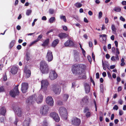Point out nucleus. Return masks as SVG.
<instances>
[{
    "mask_svg": "<svg viewBox=\"0 0 126 126\" xmlns=\"http://www.w3.org/2000/svg\"><path fill=\"white\" fill-rule=\"evenodd\" d=\"M85 67V65L83 64H75L72 66V71L73 74L79 76V79H86L87 78L86 74L83 73Z\"/></svg>",
    "mask_w": 126,
    "mask_h": 126,
    "instance_id": "f257e3e1",
    "label": "nucleus"
},
{
    "mask_svg": "<svg viewBox=\"0 0 126 126\" xmlns=\"http://www.w3.org/2000/svg\"><path fill=\"white\" fill-rule=\"evenodd\" d=\"M36 97V95L34 94L30 96L29 98H28L26 101V103L28 104L27 105L29 106L33 104L35 100H36V102L38 104L42 102L43 97L42 95H40L35 100Z\"/></svg>",
    "mask_w": 126,
    "mask_h": 126,
    "instance_id": "f03ea898",
    "label": "nucleus"
},
{
    "mask_svg": "<svg viewBox=\"0 0 126 126\" xmlns=\"http://www.w3.org/2000/svg\"><path fill=\"white\" fill-rule=\"evenodd\" d=\"M40 69L43 74L48 73L49 70V67L48 65L45 61H41L39 64Z\"/></svg>",
    "mask_w": 126,
    "mask_h": 126,
    "instance_id": "7ed1b4c3",
    "label": "nucleus"
},
{
    "mask_svg": "<svg viewBox=\"0 0 126 126\" xmlns=\"http://www.w3.org/2000/svg\"><path fill=\"white\" fill-rule=\"evenodd\" d=\"M49 107L47 105H44L40 108V112L41 114L43 116L47 115L49 110Z\"/></svg>",
    "mask_w": 126,
    "mask_h": 126,
    "instance_id": "20e7f679",
    "label": "nucleus"
},
{
    "mask_svg": "<svg viewBox=\"0 0 126 126\" xmlns=\"http://www.w3.org/2000/svg\"><path fill=\"white\" fill-rule=\"evenodd\" d=\"M52 90L56 94H59L61 92V87L58 84H55L52 86Z\"/></svg>",
    "mask_w": 126,
    "mask_h": 126,
    "instance_id": "39448f33",
    "label": "nucleus"
},
{
    "mask_svg": "<svg viewBox=\"0 0 126 126\" xmlns=\"http://www.w3.org/2000/svg\"><path fill=\"white\" fill-rule=\"evenodd\" d=\"M59 112L60 115L63 117H66L67 115L66 109L63 107H60L59 109Z\"/></svg>",
    "mask_w": 126,
    "mask_h": 126,
    "instance_id": "423d86ee",
    "label": "nucleus"
},
{
    "mask_svg": "<svg viewBox=\"0 0 126 126\" xmlns=\"http://www.w3.org/2000/svg\"><path fill=\"white\" fill-rule=\"evenodd\" d=\"M28 88V84L26 82H24L22 83L21 90L23 93H25L27 91Z\"/></svg>",
    "mask_w": 126,
    "mask_h": 126,
    "instance_id": "0eeeda50",
    "label": "nucleus"
},
{
    "mask_svg": "<svg viewBox=\"0 0 126 126\" xmlns=\"http://www.w3.org/2000/svg\"><path fill=\"white\" fill-rule=\"evenodd\" d=\"M10 95L12 97H15V96L18 95L19 94L18 90L14 88L13 89L11 90L9 93Z\"/></svg>",
    "mask_w": 126,
    "mask_h": 126,
    "instance_id": "6e6552de",
    "label": "nucleus"
},
{
    "mask_svg": "<svg viewBox=\"0 0 126 126\" xmlns=\"http://www.w3.org/2000/svg\"><path fill=\"white\" fill-rule=\"evenodd\" d=\"M58 77V75L54 70H51L49 74V78L51 80L56 79Z\"/></svg>",
    "mask_w": 126,
    "mask_h": 126,
    "instance_id": "1a4fd4ad",
    "label": "nucleus"
},
{
    "mask_svg": "<svg viewBox=\"0 0 126 126\" xmlns=\"http://www.w3.org/2000/svg\"><path fill=\"white\" fill-rule=\"evenodd\" d=\"M80 120L77 117H75L72 120V124L75 126H79L81 123Z\"/></svg>",
    "mask_w": 126,
    "mask_h": 126,
    "instance_id": "9d476101",
    "label": "nucleus"
},
{
    "mask_svg": "<svg viewBox=\"0 0 126 126\" xmlns=\"http://www.w3.org/2000/svg\"><path fill=\"white\" fill-rule=\"evenodd\" d=\"M50 116L53 118L55 121L59 122L60 121V118L58 114L55 112H51L50 114Z\"/></svg>",
    "mask_w": 126,
    "mask_h": 126,
    "instance_id": "9b49d317",
    "label": "nucleus"
},
{
    "mask_svg": "<svg viewBox=\"0 0 126 126\" xmlns=\"http://www.w3.org/2000/svg\"><path fill=\"white\" fill-rule=\"evenodd\" d=\"M46 57L48 62H50L53 60V56L52 52L50 50H48Z\"/></svg>",
    "mask_w": 126,
    "mask_h": 126,
    "instance_id": "f8f14e48",
    "label": "nucleus"
},
{
    "mask_svg": "<svg viewBox=\"0 0 126 126\" xmlns=\"http://www.w3.org/2000/svg\"><path fill=\"white\" fill-rule=\"evenodd\" d=\"M41 89H44L45 90L47 89V88L48 85V81L46 80H43L41 81Z\"/></svg>",
    "mask_w": 126,
    "mask_h": 126,
    "instance_id": "ddd939ff",
    "label": "nucleus"
},
{
    "mask_svg": "<svg viewBox=\"0 0 126 126\" xmlns=\"http://www.w3.org/2000/svg\"><path fill=\"white\" fill-rule=\"evenodd\" d=\"M46 102L47 104L51 106L53 105V99L51 96H48L46 98Z\"/></svg>",
    "mask_w": 126,
    "mask_h": 126,
    "instance_id": "4468645a",
    "label": "nucleus"
},
{
    "mask_svg": "<svg viewBox=\"0 0 126 126\" xmlns=\"http://www.w3.org/2000/svg\"><path fill=\"white\" fill-rule=\"evenodd\" d=\"M13 109L19 117L21 116L22 114V111L21 109L18 107H14Z\"/></svg>",
    "mask_w": 126,
    "mask_h": 126,
    "instance_id": "2eb2a0df",
    "label": "nucleus"
},
{
    "mask_svg": "<svg viewBox=\"0 0 126 126\" xmlns=\"http://www.w3.org/2000/svg\"><path fill=\"white\" fill-rule=\"evenodd\" d=\"M75 44L73 42L72 40H68L64 43V45L65 47H74Z\"/></svg>",
    "mask_w": 126,
    "mask_h": 126,
    "instance_id": "dca6fc26",
    "label": "nucleus"
},
{
    "mask_svg": "<svg viewBox=\"0 0 126 126\" xmlns=\"http://www.w3.org/2000/svg\"><path fill=\"white\" fill-rule=\"evenodd\" d=\"M31 119L28 117L26 116V118L23 123V126H29Z\"/></svg>",
    "mask_w": 126,
    "mask_h": 126,
    "instance_id": "f3484780",
    "label": "nucleus"
},
{
    "mask_svg": "<svg viewBox=\"0 0 126 126\" xmlns=\"http://www.w3.org/2000/svg\"><path fill=\"white\" fill-rule=\"evenodd\" d=\"M68 34L63 32L61 33L58 35V36L60 39L65 38L68 37Z\"/></svg>",
    "mask_w": 126,
    "mask_h": 126,
    "instance_id": "a211bd4d",
    "label": "nucleus"
},
{
    "mask_svg": "<svg viewBox=\"0 0 126 126\" xmlns=\"http://www.w3.org/2000/svg\"><path fill=\"white\" fill-rule=\"evenodd\" d=\"M84 105H88L89 102V98L87 96H85L82 100Z\"/></svg>",
    "mask_w": 126,
    "mask_h": 126,
    "instance_id": "6ab92c4d",
    "label": "nucleus"
},
{
    "mask_svg": "<svg viewBox=\"0 0 126 126\" xmlns=\"http://www.w3.org/2000/svg\"><path fill=\"white\" fill-rule=\"evenodd\" d=\"M85 90L86 94L88 93L90 91V88L89 85L86 83L84 84Z\"/></svg>",
    "mask_w": 126,
    "mask_h": 126,
    "instance_id": "aec40b11",
    "label": "nucleus"
},
{
    "mask_svg": "<svg viewBox=\"0 0 126 126\" xmlns=\"http://www.w3.org/2000/svg\"><path fill=\"white\" fill-rule=\"evenodd\" d=\"M17 67L14 66H13L11 68L10 72L12 74H15L17 73Z\"/></svg>",
    "mask_w": 126,
    "mask_h": 126,
    "instance_id": "412c9836",
    "label": "nucleus"
},
{
    "mask_svg": "<svg viewBox=\"0 0 126 126\" xmlns=\"http://www.w3.org/2000/svg\"><path fill=\"white\" fill-rule=\"evenodd\" d=\"M24 72L26 74L25 77L27 78H28L31 76V71L29 70H25Z\"/></svg>",
    "mask_w": 126,
    "mask_h": 126,
    "instance_id": "4be33fe9",
    "label": "nucleus"
},
{
    "mask_svg": "<svg viewBox=\"0 0 126 126\" xmlns=\"http://www.w3.org/2000/svg\"><path fill=\"white\" fill-rule=\"evenodd\" d=\"M6 112V108L4 107H2L0 109V114L4 116Z\"/></svg>",
    "mask_w": 126,
    "mask_h": 126,
    "instance_id": "5701e85b",
    "label": "nucleus"
},
{
    "mask_svg": "<svg viewBox=\"0 0 126 126\" xmlns=\"http://www.w3.org/2000/svg\"><path fill=\"white\" fill-rule=\"evenodd\" d=\"M59 43V40L58 39H55L53 41L52 44V47H54L56 46Z\"/></svg>",
    "mask_w": 126,
    "mask_h": 126,
    "instance_id": "b1692460",
    "label": "nucleus"
},
{
    "mask_svg": "<svg viewBox=\"0 0 126 126\" xmlns=\"http://www.w3.org/2000/svg\"><path fill=\"white\" fill-rule=\"evenodd\" d=\"M69 95L66 94H63V100L64 101H66L69 97Z\"/></svg>",
    "mask_w": 126,
    "mask_h": 126,
    "instance_id": "393cba45",
    "label": "nucleus"
},
{
    "mask_svg": "<svg viewBox=\"0 0 126 126\" xmlns=\"http://www.w3.org/2000/svg\"><path fill=\"white\" fill-rule=\"evenodd\" d=\"M49 42V39H46L43 42V44H42V45L43 47H45L47 46Z\"/></svg>",
    "mask_w": 126,
    "mask_h": 126,
    "instance_id": "a878e982",
    "label": "nucleus"
},
{
    "mask_svg": "<svg viewBox=\"0 0 126 126\" xmlns=\"http://www.w3.org/2000/svg\"><path fill=\"white\" fill-rule=\"evenodd\" d=\"M30 54V52H27L26 53V60L27 61H29L30 59V57L29 56Z\"/></svg>",
    "mask_w": 126,
    "mask_h": 126,
    "instance_id": "bb28decb",
    "label": "nucleus"
},
{
    "mask_svg": "<svg viewBox=\"0 0 126 126\" xmlns=\"http://www.w3.org/2000/svg\"><path fill=\"white\" fill-rule=\"evenodd\" d=\"M15 43V40H13L11 42L9 45V47L10 49H11L12 47L13 46Z\"/></svg>",
    "mask_w": 126,
    "mask_h": 126,
    "instance_id": "cd10ccee",
    "label": "nucleus"
},
{
    "mask_svg": "<svg viewBox=\"0 0 126 126\" xmlns=\"http://www.w3.org/2000/svg\"><path fill=\"white\" fill-rule=\"evenodd\" d=\"M74 5L77 8H79L82 6V4L80 3L77 2L75 3Z\"/></svg>",
    "mask_w": 126,
    "mask_h": 126,
    "instance_id": "c85d7f7f",
    "label": "nucleus"
},
{
    "mask_svg": "<svg viewBox=\"0 0 126 126\" xmlns=\"http://www.w3.org/2000/svg\"><path fill=\"white\" fill-rule=\"evenodd\" d=\"M121 9L119 7H115L114 9V10L117 12H119L121 11Z\"/></svg>",
    "mask_w": 126,
    "mask_h": 126,
    "instance_id": "c756f323",
    "label": "nucleus"
},
{
    "mask_svg": "<svg viewBox=\"0 0 126 126\" xmlns=\"http://www.w3.org/2000/svg\"><path fill=\"white\" fill-rule=\"evenodd\" d=\"M55 20V18L54 17H52L50 18L49 20V22L51 23H52Z\"/></svg>",
    "mask_w": 126,
    "mask_h": 126,
    "instance_id": "7c9ffc66",
    "label": "nucleus"
},
{
    "mask_svg": "<svg viewBox=\"0 0 126 126\" xmlns=\"http://www.w3.org/2000/svg\"><path fill=\"white\" fill-rule=\"evenodd\" d=\"M32 12V11L30 9H28L27 10L26 13V15L27 16H29L30 15Z\"/></svg>",
    "mask_w": 126,
    "mask_h": 126,
    "instance_id": "2f4dec72",
    "label": "nucleus"
},
{
    "mask_svg": "<svg viewBox=\"0 0 126 126\" xmlns=\"http://www.w3.org/2000/svg\"><path fill=\"white\" fill-rule=\"evenodd\" d=\"M104 65L108 69H109V64L108 62L107 61L105 62Z\"/></svg>",
    "mask_w": 126,
    "mask_h": 126,
    "instance_id": "473e14b6",
    "label": "nucleus"
},
{
    "mask_svg": "<svg viewBox=\"0 0 126 126\" xmlns=\"http://www.w3.org/2000/svg\"><path fill=\"white\" fill-rule=\"evenodd\" d=\"M111 29L112 31L114 32H116V29L115 28V26L114 25L112 24L111 25Z\"/></svg>",
    "mask_w": 126,
    "mask_h": 126,
    "instance_id": "72a5a7b5",
    "label": "nucleus"
},
{
    "mask_svg": "<svg viewBox=\"0 0 126 126\" xmlns=\"http://www.w3.org/2000/svg\"><path fill=\"white\" fill-rule=\"evenodd\" d=\"M74 57L76 59H77L79 57V53L77 52H76L74 54Z\"/></svg>",
    "mask_w": 126,
    "mask_h": 126,
    "instance_id": "f704fd0d",
    "label": "nucleus"
},
{
    "mask_svg": "<svg viewBox=\"0 0 126 126\" xmlns=\"http://www.w3.org/2000/svg\"><path fill=\"white\" fill-rule=\"evenodd\" d=\"M60 18L61 19H63V21L66 22V19L65 16H61Z\"/></svg>",
    "mask_w": 126,
    "mask_h": 126,
    "instance_id": "c9c22d12",
    "label": "nucleus"
},
{
    "mask_svg": "<svg viewBox=\"0 0 126 126\" xmlns=\"http://www.w3.org/2000/svg\"><path fill=\"white\" fill-rule=\"evenodd\" d=\"M49 13L51 15H52L54 14V10L50 9L49 10Z\"/></svg>",
    "mask_w": 126,
    "mask_h": 126,
    "instance_id": "e433bc0d",
    "label": "nucleus"
},
{
    "mask_svg": "<svg viewBox=\"0 0 126 126\" xmlns=\"http://www.w3.org/2000/svg\"><path fill=\"white\" fill-rule=\"evenodd\" d=\"M100 91L101 92H103V86L102 84H100Z\"/></svg>",
    "mask_w": 126,
    "mask_h": 126,
    "instance_id": "4c0bfd02",
    "label": "nucleus"
},
{
    "mask_svg": "<svg viewBox=\"0 0 126 126\" xmlns=\"http://www.w3.org/2000/svg\"><path fill=\"white\" fill-rule=\"evenodd\" d=\"M91 116V113L90 112H88L86 114V116L87 118H88L90 117Z\"/></svg>",
    "mask_w": 126,
    "mask_h": 126,
    "instance_id": "58836bf2",
    "label": "nucleus"
},
{
    "mask_svg": "<svg viewBox=\"0 0 126 126\" xmlns=\"http://www.w3.org/2000/svg\"><path fill=\"white\" fill-rule=\"evenodd\" d=\"M87 58L89 62L91 63L92 62V59L91 57L89 55L87 56Z\"/></svg>",
    "mask_w": 126,
    "mask_h": 126,
    "instance_id": "ea45409f",
    "label": "nucleus"
},
{
    "mask_svg": "<svg viewBox=\"0 0 126 126\" xmlns=\"http://www.w3.org/2000/svg\"><path fill=\"white\" fill-rule=\"evenodd\" d=\"M43 36L42 34H40L39 35L37 39V40H38V41L40 40L42 37Z\"/></svg>",
    "mask_w": 126,
    "mask_h": 126,
    "instance_id": "a19ab883",
    "label": "nucleus"
},
{
    "mask_svg": "<svg viewBox=\"0 0 126 126\" xmlns=\"http://www.w3.org/2000/svg\"><path fill=\"white\" fill-rule=\"evenodd\" d=\"M4 90V89L3 87L1 86L0 87V93L3 92Z\"/></svg>",
    "mask_w": 126,
    "mask_h": 126,
    "instance_id": "79ce46f5",
    "label": "nucleus"
},
{
    "mask_svg": "<svg viewBox=\"0 0 126 126\" xmlns=\"http://www.w3.org/2000/svg\"><path fill=\"white\" fill-rule=\"evenodd\" d=\"M43 126H48V123L46 121H44L43 123Z\"/></svg>",
    "mask_w": 126,
    "mask_h": 126,
    "instance_id": "37998d69",
    "label": "nucleus"
},
{
    "mask_svg": "<svg viewBox=\"0 0 126 126\" xmlns=\"http://www.w3.org/2000/svg\"><path fill=\"white\" fill-rule=\"evenodd\" d=\"M118 106L116 105H115L113 108V110H118Z\"/></svg>",
    "mask_w": 126,
    "mask_h": 126,
    "instance_id": "c03bdc74",
    "label": "nucleus"
},
{
    "mask_svg": "<svg viewBox=\"0 0 126 126\" xmlns=\"http://www.w3.org/2000/svg\"><path fill=\"white\" fill-rule=\"evenodd\" d=\"M102 12L100 11L99 12V14L98 17L99 18H101L102 17Z\"/></svg>",
    "mask_w": 126,
    "mask_h": 126,
    "instance_id": "a18cd8bd",
    "label": "nucleus"
},
{
    "mask_svg": "<svg viewBox=\"0 0 126 126\" xmlns=\"http://www.w3.org/2000/svg\"><path fill=\"white\" fill-rule=\"evenodd\" d=\"M120 54V52L119 51L118 48H116V51L115 52L116 55L119 54Z\"/></svg>",
    "mask_w": 126,
    "mask_h": 126,
    "instance_id": "49530a36",
    "label": "nucleus"
},
{
    "mask_svg": "<svg viewBox=\"0 0 126 126\" xmlns=\"http://www.w3.org/2000/svg\"><path fill=\"white\" fill-rule=\"evenodd\" d=\"M102 65L103 69L105 70L106 69V68L105 66L104 65V62L103 60H102Z\"/></svg>",
    "mask_w": 126,
    "mask_h": 126,
    "instance_id": "de8ad7c7",
    "label": "nucleus"
},
{
    "mask_svg": "<svg viewBox=\"0 0 126 126\" xmlns=\"http://www.w3.org/2000/svg\"><path fill=\"white\" fill-rule=\"evenodd\" d=\"M16 47L17 49L19 50L22 47L20 45H19L17 46Z\"/></svg>",
    "mask_w": 126,
    "mask_h": 126,
    "instance_id": "09e8293b",
    "label": "nucleus"
},
{
    "mask_svg": "<svg viewBox=\"0 0 126 126\" xmlns=\"http://www.w3.org/2000/svg\"><path fill=\"white\" fill-rule=\"evenodd\" d=\"M89 109L87 107H86L84 110L83 112L84 113H86L87 111H89Z\"/></svg>",
    "mask_w": 126,
    "mask_h": 126,
    "instance_id": "8fccbe9b",
    "label": "nucleus"
},
{
    "mask_svg": "<svg viewBox=\"0 0 126 126\" xmlns=\"http://www.w3.org/2000/svg\"><path fill=\"white\" fill-rule=\"evenodd\" d=\"M18 121V120L17 118H16L15 119V121L14 122V123L16 125H17V123Z\"/></svg>",
    "mask_w": 126,
    "mask_h": 126,
    "instance_id": "3c124183",
    "label": "nucleus"
},
{
    "mask_svg": "<svg viewBox=\"0 0 126 126\" xmlns=\"http://www.w3.org/2000/svg\"><path fill=\"white\" fill-rule=\"evenodd\" d=\"M7 77L6 75V74L3 77V81H5L7 80Z\"/></svg>",
    "mask_w": 126,
    "mask_h": 126,
    "instance_id": "603ef678",
    "label": "nucleus"
},
{
    "mask_svg": "<svg viewBox=\"0 0 126 126\" xmlns=\"http://www.w3.org/2000/svg\"><path fill=\"white\" fill-rule=\"evenodd\" d=\"M120 19L122 21L124 22L125 21V19L123 18L122 16H121L120 17Z\"/></svg>",
    "mask_w": 126,
    "mask_h": 126,
    "instance_id": "864d4df0",
    "label": "nucleus"
},
{
    "mask_svg": "<svg viewBox=\"0 0 126 126\" xmlns=\"http://www.w3.org/2000/svg\"><path fill=\"white\" fill-rule=\"evenodd\" d=\"M38 41V40H35L34 41H33L30 44V46H31L35 43L36 42H37Z\"/></svg>",
    "mask_w": 126,
    "mask_h": 126,
    "instance_id": "5fc2aeb1",
    "label": "nucleus"
},
{
    "mask_svg": "<svg viewBox=\"0 0 126 126\" xmlns=\"http://www.w3.org/2000/svg\"><path fill=\"white\" fill-rule=\"evenodd\" d=\"M122 90V87L121 86H119L117 90L118 92L121 91Z\"/></svg>",
    "mask_w": 126,
    "mask_h": 126,
    "instance_id": "6e6d98bb",
    "label": "nucleus"
},
{
    "mask_svg": "<svg viewBox=\"0 0 126 126\" xmlns=\"http://www.w3.org/2000/svg\"><path fill=\"white\" fill-rule=\"evenodd\" d=\"M96 78L97 79L99 78V73L98 72H97L96 74Z\"/></svg>",
    "mask_w": 126,
    "mask_h": 126,
    "instance_id": "4d7b16f0",
    "label": "nucleus"
},
{
    "mask_svg": "<svg viewBox=\"0 0 126 126\" xmlns=\"http://www.w3.org/2000/svg\"><path fill=\"white\" fill-rule=\"evenodd\" d=\"M112 52L113 53H114L115 52V48L114 47H112L111 49Z\"/></svg>",
    "mask_w": 126,
    "mask_h": 126,
    "instance_id": "13d9d810",
    "label": "nucleus"
},
{
    "mask_svg": "<svg viewBox=\"0 0 126 126\" xmlns=\"http://www.w3.org/2000/svg\"><path fill=\"white\" fill-rule=\"evenodd\" d=\"M63 29L65 31H67L68 30L67 27L66 26H63Z\"/></svg>",
    "mask_w": 126,
    "mask_h": 126,
    "instance_id": "bf43d9fd",
    "label": "nucleus"
},
{
    "mask_svg": "<svg viewBox=\"0 0 126 126\" xmlns=\"http://www.w3.org/2000/svg\"><path fill=\"white\" fill-rule=\"evenodd\" d=\"M100 37H107V35L106 34H104L100 35H99Z\"/></svg>",
    "mask_w": 126,
    "mask_h": 126,
    "instance_id": "052dcab7",
    "label": "nucleus"
},
{
    "mask_svg": "<svg viewBox=\"0 0 126 126\" xmlns=\"http://www.w3.org/2000/svg\"><path fill=\"white\" fill-rule=\"evenodd\" d=\"M105 23L106 24H107L109 22V19L107 17H106L105 19Z\"/></svg>",
    "mask_w": 126,
    "mask_h": 126,
    "instance_id": "680f3d73",
    "label": "nucleus"
},
{
    "mask_svg": "<svg viewBox=\"0 0 126 126\" xmlns=\"http://www.w3.org/2000/svg\"><path fill=\"white\" fill-rule=\"evenodd\" d=\"M58 105H63V103L61 101H59L58 102Z\"/></svg>",
    "mask_w": 126,
    "mask_h": 126,
    "instance_id": "e2e57ef3",
    "label": "nucleus"
},
{
    "mask_svg": "<svg viewBox=\"0 0 126 126\" xmlns=\"http://www.w3.org/2000/svg\"><path fill=\"white\" fill-rule=\"evenodd\" d=\"M123 114V111L121 110H120L119 111V114L120 115H121Z\"/></svg>",
    "mask_w": 126,
    "mask_h": 126,
    "instance_id": "0e129e2a",
    "label": "nucleus"
},
{
    "mask_svg": "<svg viewBox=\"0 0 126 126\" xmlns=\"http://www.w3.org/2000/svg\"><path fill=\"white\" fill-rule=\"evenodd\" d=\"M114 117V114L113 113L111 114V116L110 118V119L111 120H113Z\"/></svg>",
    "mask_w": 126,
    "mask_h": 126,
    "instance_id": "69168bd1",
    "label": "nucleus"
},
{
    "mask_svg": "<svg viewBox=\"0 0 126 126\" xmlns=\"http://www.w3.org/2000/svg\"><path fill=\"white\" fill-rule=\"evenodd\" d=\"M47 18L45 16H44L42 17V19L43 20H47Z\"/></svg>",
    "mask_w": 126,
    "mask_h": 126,
    "instance_id": "338daca9",
    "label": "nucleus"
},
{
    "mask_svg": "<svg viewBox=\"0 0 126 126\" xmlns=\"http://www.w3.org/2000/svg\"><path fill=\"white\" fill-rule=\"evenodd\" d=\"M111 60L113 61H115V57L114 56H112L111 58Z\"/></svg>",
    "mask_w": 126,
    "mask_h": 126,
    "instance_id": "774afa93",
    "label": "nucleus"
}]
</instances>
